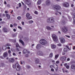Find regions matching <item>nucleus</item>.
<instances>
[{
  "label": "nucleus",
  "mask_w": 75,
  "mask_h": 75,
  "mask_svg": "<svg viewBox=\"0 0 75 75\" xmlns=\"http://www.w3.org/2000/svg\"><path fill=\"white\" fill-rule=\"evenodd\" d=\"M40 43L42 45H45L47 44V41L45 39H41L40 40Z\"/></svg>",
  "instance_id": "f257e3e1"
},
{
  "label": "nucleus",
  "mask_w": 75,
  "mask_h": 75,
  "mask_svg": "<svg viewBox=\"0 0 75 75\" xmlns=\"http://www.w3.org/2000/svg\"><path fill=\"white\" fill-rule=\"evenodd\" d=\"M53 8L56 10H59L61 8V7L59 6H53Z\"/></svg>",
  "instance_id": "f03ea898"
},
{
  "label": "nucleus",
  "mask_w": 75,
  "mask_h": 75,
  "mask_svg": "<svg viewBox=\"0 0 75 75\" xmlns=\"http://www.w3.org/2000/svg\"><path fill=\"white\" fill-rule=\"evenodd\" d=\"M52 38L54 41H58V38H57V37L56 35H52Z\"/></svg>",
  "instance_id": "7ed1b4c3"
},
{
  "label": "nucleus",
  "mask_w": 75,
  "mask_h": 75,
  "mask_svg": "<svg viewBox=\"0 0 75 75\" xmlns=\"http://www.w3.org/2000/svg\"><path fill=\"white\" fill-rule=\"evenodd\" d=\"M15 66L17 67V68H16V69L17 71H20V66L18 62L16 64Z\"/></svg>",
  "instance_id": "20e7f679"
},
{
  "label": "nucleus",
  "mask_w": 75,
  "mask_h": 75,
  "mask_svg": "<svg viewBox=\"0 0 75 75\" xmlns=\"http://www.w3.org/2000/svg\"><path fill=\"white\" fill-rule=\"evenodd\" d=\"M59 39L61 43H65V40L64 38H60Z\"/></svg>",
  "instance_id": "39448f33"
},
{
  "label": "nucleus",
  "mask_w": 75,
  "mask_h": 75,
  "mask_svg": "<svg viewBox=\"0 0 75 75\" xmlns=\"http://www.w3.org/2000/svg\"><path fill=\"white\" fill-rule=\"evenodd\" d=\"M63 6L65 7H69V4L67 2H65L63 4Z\"/></svg>",
  "instance_id": "423d86ee"
},
{
  "label": "nucleus",
  "mask_w": 75,
  "mask_h": 75,
  "mask_svg": "<svg viewBox=\"0 0 75 75\" xmlns=\"http://www.w3.org/2000/svg\"><path fill=\"white\" fill-rule=\"evenodd\" d=\"M62 31L64 33H67L68 31V29L66 28H64L62 29Z\"/></svg>",
  "instance_id": "0eeeda50"
},
{
  "label": "nucleus",
  "mask_w": 75,
  "mask_h": 75,
  "mask_svg": "<svg viewBox=\"0 0 75 75\" xmlns=\"http://www.w3.org/2000/svg\"><path fill=\"white\" fill-rule=\"evenodd\" d=\"M51 47L52 49H55L56 48V45L54 44H51Z\"/></svg>",
  "instance_id": "6e6552de"
},
{
  "label": "nucleus",
  "mask_w": 75,
  "mask_h": 75,
  "mask_svg": "<svg viewBox=\"0 0 75 75\" xmlns=\"http://www.w3.org/2000/svg\"><path fill=\"white\" fill-rule=\"evenodd\" d=\"M60 60L61 61H65L66 60V57H62L60 58Z\"/></svg>",
  "instance_id": "1a4fd4ad"
},
{
  "label": "nucleus",
  "mask_w": 75,
  "mask_h": 75,
  "mask_svg": "<svg viewBox=\"0 0 75 75\" xmlns=\"http://www.w3.org/2000/svg\"><path fill=\"white\" fill-rule=\"evenodd\" d=\"M53 65L54 66V68L56 69V70H57L58 69V65L57 64H53Z\"/></svg>",
  "instance_id": "9d476101"
},
{
  "label": "nucleus",
  "mask_w": 75,
  "mask_h": 75,
  "mask_svg": "<svg viewBox=\"0 0 75 75\" xmlns=\"http://www.w3.org/2000/svg\"><path fill=\"white\" fill-rule=\"evenodd\" d=\"M62 71L63 73H65V72H66V73H69V71H68V70H66L65 71L64 68H63L62 69Z\"/></svg>",
  "instance_id": "9b49d317"
},
{
  "label": "nucleus",
  "mask_w": 75,
  "mask_h": 75,
  "mask_svg": "<svg viewBox=\"0 0 75 75\" xmlns=\"http://www.w3.org/2000/svg\"><path fill=\"white\" fill-rule=\"evenodd\" d=\"M71 68L72 69H75V65L72 64L71 66Z\"/></svg>",
  "instance_id": "f8f14e48"
},
{
  "label": "nucleus",
  "mask_w": 75,
  "mask_h": 75,
  "mask_svg": "<svg viewBox=\"0 0 75 75\" xmlns=\"http://www.w3.org/2000/svg\"><path fill=\"white\" fill-rule=\"evenodd\" d=\"M46 28L48 30H51L52 29L49 26H47L46 27Z\"/></svg>",
  "instance_id": "ddd939ff"
},
{
  "label": "nucleus",
  "mask_w": 75,
  "mask_h": 75,
  "mask_svg": "<svg viewBox=\"0 0 75 75\" xmlns=\"http://www.w3.org/2000/svg\"><path fill=\"white\" fill-rule=\"evenodd\" d=\"M8 55V53H7V52H5L4 53V57H7Z\"/></svg>",
  "instance_id": "4468645a"
},
{
  "label": "nucleus",
  "mask_w": 75,
  "mask_h": 75,
  "mask_svg": "<svg viewBox=\"0 0 75 75\" xmlns=\"http://www.w3.org/2000/svg\"><path fill=\"white\" fill-rule=\"evenodd\" d=\"M10 62H14V59L13 58H11L9 60Z\"/></svg>",
  "instance_id": "2eb2a0df"
},
{
  "label": "nucleus",
  "mask_w": 75,
  "mask_h": 75,
  "mask_svg": "<svg viewBox=\"0 0 75 75\" xmlns=\"http://www.w3.org/2000/svg\"><path fill=\"white\" fill-rule=\"evenodd\" d=\"M7 49V47L6 46V45H4L2 47V49L3 50H6Z\"/></svg>",
  "instance_id": "dca6fc26"
},
{
  "label": "nucleus",
  "mask_w": 75,
  "mask_h": 75,
  "mask_svg": "<svg viewBox=\"0 0 75 75\" xmlns=\"http://www.w3.org/2000/svg\"><path fill=\"white\" fill-rule=\"evenodd\" d=\"M41 3V0H38L37 2V5H40Z\"/></svg>",
  "instance_id": "f3484780"
},
{
  "label": "nucleus",
  "mask_w": 75,
  "mask_h": 75,
  "mask_svg": "<svg viewBox=\"0 0 75 75\" xmlns=\"http://www.w3.org/2000/svg\"><path fill=\"white\" fill-rule=\"evenodd\" d=\"M58 57H59V54H56L55 56V59L56 60V59H57L58 58Z\"/></svg>",
  "instance_id": "a211bd4d"
},
{
  "label": "nucleus",
  "mask_w": 75,
  "mask_h": 75,
  "mask_svg": "<svg viewBox=\"0 0 75 75\" xmlns=\"http://www.w3.org/2000/svg\"><path fill=\"white\" fill-rule=\"evenodd\" d=\"M19 41L21 43V44H22L23 45H24V42H23V41L22 40H19Z\"/></svg>",
  "instance_id": "6ab92c4d"
},
{
  "label": "nucleus",
  "mask_w": 75,
  "mask_h": 75,
  "mask_svg": "<svg viewBox=\"0 0 75 75\" xmlns=\"http://www.w3.org/2000/svg\"><path fill=\"white\" fill-rule=\"evenodd\" d=\"M6 16L7 17L8 19H10V16L8 14H6Z\"/></svg>",
  "instance_id": "aec40b11"
},
{
  "label": "nucleus",
  "mask_w": 75,
  "mask_h": 75,
  "mask_svg": "<svg viewBox=\"0 0 75 75\" xmlns=\"http://www.w3.org/2000/svg\"><path fill=\"white\" fill-rule=\"evenodd\" d=\"M28 51L27 49H25L23 50V54H25V53H26V52H27Z\"/></svg>",
  "instance_id": "412c9836"
},
{
  "label": "nucleus",
  "mask_w": 75,
  "mask_h": 75,
  "mask_svg": "<svg viewBox=\"0 0 75 75\" xmlns=\"http://www.w3.org/2000/svg\"><path fill=\"white\" fill-rule=\"evenodd\" d=\"M46 3L47 5H49L50 4V1L49 0L47 1Z\"/></svg>",
  "instance_id": "4be33fe9"
},
{
  "label": "nucleus",
  "mask_w": 75,
  "mask_h": 75,
  "mask_svg": "<svg viewBox=\"0 0 75 75\" xmlns=\"http://www.w3.org/2000/svg\"><path fill=\"white\" fill-rule=\"evenodd\" d=\"M36 48L37 49L40 48H41V47H40V44H39L38 45L36 46Z\"/></svg>",
  "instance_id": "5701e85b"
},
{
  "label": "nucleus",
  "mask_w": 75,
  "mask_h": 75,
  "mask_svg": "<svg viewBox=\"0 0 75 75\" xmlns=\"http://www.w3.org/2000/svg\"><path fill=\"white\" fill-rule=\"evenodd\" d=\"M50 19V23H54V18H51Z\"/></svg>",
  "instance_id": "b1692460"
},
{
  "label": "nucleus",
  "mask_w": 75,
  "mask_h": 75,
  "mask_svg": "<svg viewBox=\"0 0 75 75\" xmlns=\"http://www.w3.org/2000/svg\"><path fill=\"white\" fill-rule=\"evenodd\" d=\"M28 23L30 24H32V23H34V21L32 20L29 21H28Z\"/></svg>",
  "instance_id": "393cba45"
},
{
  "label": "nucleus",
  "mask_w": 75,
  "mask_h": 75,
  "mask_svg": "<svg viewBox=\"0 0 75 75\" xmlns=\"http://www.w3.org/2000/svg\"><path fill=\"white\" fill-rule=\"evenodd\" d=\"M50 57L51 58H52V57L53 56V53H51L50 54Z\"/></svg>",
  "instance_id": "a878e982"
},
{
  "label": "nucleus",
  "mask_w": 75,
  "mask_h": 75,
  "mask_svg": "<svg viewBox=\"0 0 75 75\" xmlns=\"http://www.w3.org/2000/svg\"><path fill=\"white\" fill-rule=\"evenodd\" d=\"M3 30L4 31V32H5V33H7V29H6V28H4Z\"/></svg>",
  "instance_id": "bb28decb"
},
{
  "label": "nucleus",
  "mask_w": 75,
  "mask_h": 75,
  "mask_svg": "<svg viewBox=\"0 0 75 75\" xmlns=\"http://www.w3.org/2000/svg\"><path fill=\"white\" fill-rule=\"evenodd\" d=\"M73 22L74 24H75V14H74V16L73 18Z\"/></svg>",
  "instance_id": "cd10ccee"
},
{
  "label": "nucleus",
  "mask_w": 75,
  "mask_h": 75,
  "mask_svg": "<svg viewBox=\"0 0 75 75\" xmlns=\"http://www.w3.org/2000/svg\"><path fill=\"white\" fill-rule=\"evenodd\" d=\"M50 19H51V18H48L47 20V22L48 23H51V21H50Z\"/></svg>",
  "instance_id": "c85d7f7f"
},
{
  "label": "nucleus",
  "mask_w": 75,
  "mask_h": 75,
  "mask_svg": "<svg viewBox=\"0 0 75 75\" xmlns=\"http://www.w3.org/2000/svg\"><path fill=\"white\" fill-rule=\"evenodd\" d=\"M26 16L27 18L28 17H29L30 16V14L28 13L26 14Z\"/></svg>",
  "instance_id": "c756f323"
},
{
  "label": "nucleus",
  "mask_w": 75,
  "mask_h": 75,
  "mask_svg": "<svg viewBox=\"0 0 75 75\" xmlns=\"http://www.w3.org/2000/svg\"><path fill=\"white\" fill-rule=\"evenodd\" d=\"M6 47L7 46H11V45L10 44V43H7L6 45H5Z\"/></svg>",
  "instance_id": "7c9ffc66"
},
{
  "label": "nucleus",
  "mask_w": 75,
  "mask_h": 75,
  "mask_svg": "<svg viewBox=\"0 0 75 75\" xmlns=\"http://www.w3.org/2000/svg\"><path fill=\"white\" fill-rule=\"evenodd\" d=\"M28 20H31L32 19V16H30L29 17L27 18Z\"/></svg>",
  "instance_id": "2f4dec72"
},
{
  "label": "nucleus",
  "mask_w": 75,
  "mask_h": 75,
  "mask_svg": "<svg viewBox=\"0 0 75 75\" xmlns=\"http://www.w3.org/2000/svg\"><path fill=\"white\" fill-rule=\"evenodd\" d=\"M55 14H56V15H57V14H58V13H59V14H61V12H55Z\"/></svg>",
  "instance_id": "473e14b6"
},
{
  "label": "nucleus",
  "mask_w": 75,
  "mask_h": 75,
  "mask_svg": "<svg viewBox=\"0 0 75 75\" xmlns=\"http://www.w3.org/2000/svg\"><path fill=\"white\" fill-rule=\"evenodd\" d=\"M64 52H67V49L66 48H64Z\"/></svg>",
  "instance_id": "72a5a7b5"
},
{
  "label": "nucleus",
  "mask_w": 75,
  "mask_h": 75,
  "mask_svg": "<svg viewBox=\"0 0 75 75\" xmlns=\"http://www.w3.org/2000/svg\"><path fill=\"white\" fill-rule=\"evenodd\" d=\"M66 68L67 69H69V66L67 65L66 66Z\"/></svg>",
  "instance_id": "f704fd0d"
},
{
  "label": "nucleus",
  "mask_w": 75,
  "mask_h": 75,
  "mask_svg": "<svg viewBox=\"0 0 75 75\" xmlns=\"http://www.w3.org/2000/svg\"><path fill=\"white\" fill-rule=\"evenodd\" d=\"M34 13L35 14H38V13L37 11H35L34 12Z\"/></svg>",
  "instance_id": "c9c22d12"
},
{
  "label": "nucleus",
  "mask_w": 75,
  "mask_h": 75,
  "mask_svg": "<svg viewBox=\"0 0 75 75\" xmlns=\"http://www.w3.org/2000/svg\"><path fill=\"white\" fill-rule=\"evenodd\" d=\"M17 19H18V20H21V17L20 16L18 17Z\"/></svg>",
  "instance_id": "e433bc0d"
},
{
  "label": "nucleus",
  "mask_w": 75,
  "mask_h": 75,
  "mask_svg": "<svg viewBox=\"0 0 75 75\" xmlns=\"http://www.w3.org/2000/svg\"><path fill=\"white\" fill-rule=\"evenodd\" d=\"M8 52L9 54H11V51H10V50H9L8 51Z\"/></svg>",
  "instance_id": "4c0bfd02"
},
{
  "label": "nucleus",
  "mask_w": 75,
  "mask_h": 75,
  "mask_svg": "<svg viewBox=\"0 0 75 75\" xmlns=\"http://www.w3.org/2000/svg\"><path fill=\"white\" fill-rule=\"evenodd\" d=\"M16 47H19V45H18V43L16 44Z\"/></svg>",
  "instance_id": "58836bf2"
},
{
  "label": "nucleus",
  "mask_w": 75,
  "mask_h": 75,
  "mask_svg": "<svg viewBox=\"0 0 75 75\" xmlns=\"http://www.w3.org/2000/svg\"><path fill=\"white\" fill-rule=\"evenodd\" d=\"M57 45L59 47H61V44L60 43L58 44H57Z\"/></svg>",
  "instance_id": "ea45409f"
},
{
  "label": "nucleus",
  "mask_w": 75,
  "mask_h": 75,
  "mask_svg": "<svg viewBox=\"0 0 75 75\" xmlns=\"http://www.w3.org/2000/svg\"><path fill=\"white\" fill-rule=\"evenodd\" d=\"M50 68H54V65H53V66L51 65L50 66Z\"/></svg>",
  "instance_id": "a19ab883"
},
{
  "label": "nucleus",
  "mask_w": 75,
  "mask_h": 75,
  "mask_svg": "<svg viewBox=\"0 0 75 75\" xmlns=\"http://www.w3.org/2000/svg\"><path fill=\"white\" fill-rule=\"evenodd\" d=\"M29 2H28L27 3V4L28 5V6H30L31 5V4L30 3H29Z\"/></svg>",
  "instance_id": "79ce46f5"
},
{
  "label": "nucleus",
  "mask_w": 75,
  "mask_h": 75,
  "mask_svg": "<svg viewBox=\"0 0 75 75\" xmlns=\"http://www.w3.org/2000/svg\"><path fill=\"white\" fill-rule=\"evenodd\" d=\"M19 7H20L21 6V4L20 3H19Z\"/></svg>",
  "instance_id": "37998d69"
},
{
  "label": "nucleus",
  "mask_w": 75,
  "mask_h": 75,
  "mask_svg": "<svg viewBox=\"0 0 75 75\" xmlns=\"http://www.w3.org/2000/svg\"><path fill=\"white\" fill-rule=\"evenodd\" d=\"M18 28H19V29H20V30H22V28L20 26H18Z\"/></svg>",
  "instance_id": "c03bdc74"
},
{
  "label": "nucleus",
  "mask_w": 75,
  "mask_h": 75,
  "mask_svg": "<svg viewBox=\"0 0 75 75\" xmlns=\"http://www.w3.org/2000/svg\"><path fill=\"white\" fill-rule=\"evenodd\" d=\"M13 55L14 56H16V53H14V52H13Z\"/></svg>",
  "instance_id": "a18cd8bd"
},
{
  "label": "nucleus",
  "mask_w": 75,
  "mask_h": 75,
  "mask_svg": "<svg viewBox=\"0 0 75 75\" xmlns=\"http://www.w3.org/2000/svg\"><path fill=\"white\" fill-rule=\"evenodd\" d=\"M13 25L15 26V27H16V26H17V25L16 23H15L13 24Z\"/></svg>",
  "instance_id": "49530a36"
},
{
  "label": "nucleus",
  "mask_w": 75,
  "mask_h": 75,
  "mask_svg": "<svg viewBox=\"0 0 75 75\" xmlns=\"http://www.w3.org/2000/svg\"><path fill=\"white\" fill-rule=\"evenodd\" d=\"M7 6L8 7H10V5L8 4L7 5Z\"/></svg>",
  "instance_id": "de8ad7c7"
},
{
  "label": "nucleus",
  "mask_w": 75,
  "mask_h": 75,
  "mask_svg": "<svg viewBox=\"0 0 75 75\" xmlns=\"http://www.w3.org/2000/svg\"><path fill=\"white\" fill-rule=\"evenodd\" d=\"M11 50L12 51V52H14V51H15L13 49H11Z\"/></svg>",
  "instance_id": "09e8293b"
},
{
  "label": "nucleus",
  "mask_w": 75,
  "mask_h": 75,
  "mask_svg": "<svg viewBox=\"0 0 75 75\" xmlns=\"http://www.w3.org/2000/svg\"><path fill=\"white\" fill-rule=\"evenodd\" d=\"M65 36H66V37H68V38H70V36L69 35H66Z\"/></svg>",
  "instance_id": "8fccbe9b"
},
{
  "label": "nucleus",
  "mask_w": 75,
  "mask_h": 75,
  "mask_svg": "<svg viewBox=\"0 0 75 75\" xmlns=\"http://www.w3.org/2000/svg\"><path fill=\"white\" fill-rule=\"evenodd\" d=\"M70 60V59L69 58H68L67 59V61H69Z\"/></svg>",
  "instance_id": "3c124183"
},
{
  "label": "nucleus",
  "mask_w": 75,
  "mask_h": 75,
  "mask_svg": "<svg viewBox=\"0 0 75 75\" xmlns=\"http://www.w3.org/2000/svg\"><path fill=\"white\" fill-rule=\"evenodd\" d=\"M13 68H16V66L15 65H13Z\"/></svg>",
  "instance_id": "603ef678"
},
{
  "label": "nucleus",
  "mask_w": 75,
  "mask_h": 75,
  "mask_svg": "<svg viewBox=\"0 0 75 75\" xmlns=\"http://www.w3.org/2000/svg\"><path fill=\"white\" fill-rule=\"evenodd\" d=\"M38 8H39V10H40V9H41V7H40V6H38Z\"/></svg>",
  "instance_id": "864d4df0"
},
{
  "label": "nucleus",
  "mask_w": 75,
  "mask_h": 75,
  "mask_svg": "<svg viewBox=\"0 0 75 75\" xmlns=\"http://www.w3.org/2000/svg\"><path fill=\"white\" fill-rule=\"evenodd\" d=\"M56 64H59V61H57L56 62Z\"/></svg>",
  "instance_id": "5fc2aeb1"
},
{
  "label": "nucleus",
  "mask_w": 75,
  "mask_h": 75,
  "mask_svg": "<svg viewBox=\"0 0 75 75\" xmlns=\"http://www.w3.org/2000/svg\"><path fill=\"white\" fill-rule=\"evenodd\" d=\"M64 66H67V63H65L64 64Z\"/></svg>",
  "instance_id": "6e6d98bb"
},
{
  "label": "nucleus",
  "mask_w": 75,
  "mask_h": 75,
  "mask_svg": "<svg viewBox=\"0 0 75 75\" xmlns=\"http://www.w3.org/2000/svg\"><path fill=\"white\" fill-rule=\"evenodd\" d=\"M52 62H53V63H54L55 62V61L52 60Z\"/></svg>",
  "instance_id": "4d7b16f0"
},
{
  "label": "nucleus",
  "mask_w": 75,
  "mask_h": 75,
  "mask_svg": "<svg viewBox=\"0 0 75 75\" xmlns=\"http://www.w3.org/2000/svg\"><path fill=\"white\" fill-rule=\"evenodd\" d=\"M22 25H24V22H22Z\"/></svg>",
  "instance_id": "13d9d810"
},
{
  "label": "nucleus",
  "mask_w": 75,
  "mask_h": 75,
  "mask_svg": "<svg viewBox=\"0 0 75 75\" xmlns=\"http://www.w3.org/2000/svg\"><path fill=\"white\" fill-rule=\"evenodd\" d=\"M13 30L15 32L16 31V30L15 29H13Z\"/></svg>",
  "instance_id": "bf43d9fd"
},
{
  "label": "nucleus",
  "mask_w": 75,
  "mask_h": 75,
  "mask_svg": "<svg viewBox=\"0 0 75 75\" xmlns=\"http://www.w3.org/2000/svg\"><path fill=\"white\" fill-rule=\"evenodd\" d=\"M7 49L8 50H10V47H7Z\"/></svg>",
  "instance_id": "052dcab7"
},
{
  "label": "nucleus",
  "mask_w": 75,
  "mask_h": 75,
  "mask_svg": "<svg viewBox=\"0 0 75 75\" xmlns=\"http://www.w3.org/2000/svg\"><path fill=\"white\" fill-rule=\"evenodd\" d=\"M13 10H12L11 11V14H13Z\"/></svg>",
  "instance_id": "680f3d73"
},
{
  "label": "nucleus",
  "mask_w": 75,
  "mask_h": 75,
  "mask_svg": "<svg viewBox=\"0 0 75 75\" xmlns=\"http://www.w3.org/2000/svg\"><path fill=\"white\" fill-rule=\"evenodd\" d=\"M20 62H21V65H22L23 64V62H22V61H21Z\"/></svg>",
  "instance_id": "e2e57ef3"
},
{
  "label": "nucleus",
  "mask_w": 75,
  "mask_h": 75,
  "mask_svg": "<svg viewBox=\"0 0 75 75\" xmlns=\"http://www.w3.org/2000/svg\"><path fill=\"white\" fill-rule=\"evenodd\" d=\"M10 27H13V25H12V24H11L10 25Z\"/></svg>",
  "instance_id": "0e129e2a"
},
{
  "label": "nucleus",
  "mask_w": 75,
  "mask_h": 75,
  "mask_svg": "<svg viewBox=\"0 0 75 75\" xmlns=\"http://www.w3.org/2000/svg\"><path fill=\"white\" fill-rule=\"evenodd\" d=\"M51 70V71H54V69H52Z\"/></svg>",
  "instance_id": "69168bd1"
},
{
  "label": "nucleus",
  "mask_w": 75,
  "mask_h": 75,
  "mask_svg": "<svg viewBox=\"0 0 75 75\" xmlns=\"http://www.w3.org/2000/svg\"><path fill=\"white\" fill-rule=\"evenodd\" d=\"M75 46H74L73 48V50H75Z\"/></svg>",
  "instance_id": "338daca9"
},
{
  "label": "nucleus",
  "mask_w": 75,
  "mask_h": 75,
  "mask_svg": "<svg viewBox=\"0 0 75 75\" xmlns=\"http://www.w3.org/2000/svg\"><path fill=\"white\" fill-rule=\"evenodd\" d=\"M71 7H74V5L73 4H71Z\"/></svg>",
  "instance_id": "774afa93"
}]
</instances>
